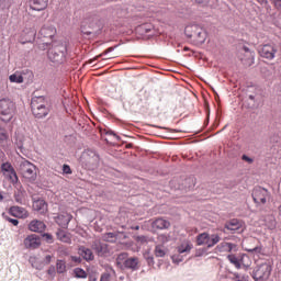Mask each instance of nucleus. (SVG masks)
Returning a JSON list of instances; mask_svg holds the SVG:
<instances>
[{
  "mask_svg": "<svg viewBox=\"0 0 281 281\" xmlns=\"http://www.w3.org/2000/svg\"><path fill=\"white\" fill-rule=\"evenodd\" d=\"M57 34V29L53 25L45 24L40 30V41L42 43L38 44V48L45 52L52 47V43L54 37Z\"/></svg>",
  "mask_w": 281,
  "mask_h": 281,
  "instance_id": "obj_3",
  "label": "nucleus"
},
{
  "mask_svg": "<svg viewBox=\"0 0 281 281\" xmlns=\"http://www.w3.org/2000/svg\"><path fill=\"white\" fill-rule=\"evenodd\" d=\"M142 29L145 31V33H149L151 32L153 26L150 24H144Z\"/></svg>",
  "mask_w": 281,
  "mask_h": 281,
  "instance_id": "obj_45",
  "label": "nucleus"
},
{
  "mask_svg": "<svg viewBox=\"0 0 281 281\" xmlns=\"http://www.w3.org/2000/svg\"><path fill=\"white\" fill-rule=\"evenodd\" d=\"M151 227L154 229L165 231V229H169L171 227V223H170V221L165 220V218H156L151 222Z\"/></svg>",
  "mask_w": 281,
  "mask_h": 281,
  "instance_id": "obj_18",
  "label": "nucleus"
},
{
  "mask_svg": "<svg viewBox=\"0 0 281 281\" xmlns=\"http://www.w3.org/2000/svg\"><path fill=\"white\" fill-rule=\"evenodd\" d=\"M171 260H172L176 265H179V262H182L183 258H182V256H180V254H175V255L171 257Z\"/></svg>",
  "mask_w": 281,
  "mask_h": 281,
  "instance_id": "obj_40",
  "label": "nucleus"
},
{
  "mask_svg": "<svg viewBox=\"0 0 281 281\" xmlns=\"http://www.w3.org/2000/svg\"><path fill=\"white\" fill-rule=\"evenodd\" d=\"M134 229L138 231V229H139V226H135Z\"/></svg>",
  "mask_w": 281,
  "mask_h": 281,
  "instance_id": "obj_57",
  "label": "nucleus"
},
{
  "mask_svg": "<svg viewBox=\"0 0 281 281\" xmlns=\"http://www.w3.org/2000/svg\"><path fill=\"white\" fill-rule=\"evenodd\" d=\"M238 57L245 66H251L255 63V54L248 48V46L243 47Z\"/></svg>",
  "mask_w": 281,
  "mask_h": 281,
  "instance_id": "obj_12",
  "label": "nucleus"
},
{
  "mask_svg": "<svg viewBox=\"0 0 281 281\" xmlns=\"http://www.w3.org/2000/svg\"><path fill=\"white\" fill-rule=\"evenodd\" d=\"M74 273L76 278L86 279L88 277V273L85 269L76 268L74 269Z\"/></svg>",
  "mask_w": 281,
  "mask_h": 281,
  "instance_id": "obj_37",
  "label": "nucleus"
},
{
  "mask_svg": "<svg viewBox=\"0 0 281 281\" xmlns=\"http://www.w3.org/2000/svg\"><path fill=\"white\" fill-rule=\"evenodd\" d=\"M136 241H139L140 244H146L148 240L146 236H137Z\"/></svg>",
  "mask_w": 281,
  "mask_h": 281,
  "instance_id": "obj_46",
  "label": "nucleus"
},
{
  "mask_svg": "<svg viewBox=\"0 0 281 281\" xmlns=\"http://www.w3.org/2000/svg\"><path fill=\"white\" fill-rule=\"evenodd\" d=\"M65 57V52L60 50V48H53L48 50V58L53 63H61Z\"/></svg>",
  "mask_w": 281,
  "mask_h": 281,
  "instance_id": "obj_19",
  "label": "nucleus"
},
{
  "mask_svg": "<svg viewBox=\"0 0 281 281\" xmlns=\"http://www.w3.org/2000/svg\"><path fill=\"white\" fill-rule=\"evenodd\" d=\"M225 228L228 231H239L241 228V222L238 220H232L226 223Z\"/></svg>",
  "mask_w": 281,
  "mask_h": 281,
  "instance_id": "obj_27",
  "label": "nucleus"
},
{
  "mask_svg": "<svg viewBox=\"0 0 281 281\" xmlns=\"http://www.w3.org/2000/svg\"><path fill=\"white\" fill-rule=\"evenodd\" d=\"M241 159L244 161H247V164H254V158H250L247 155H243Z\"/></svg>",
  "mask_w": 281,
  "mask_h": 281,
  "instance_id": "obj_47",
  "label": "nucleus"
},
{
  "mask_svg": "<svg viewBox=\"0 0 281 281\" xmlns=\"http://www.w3.org/2000/svg\"><path fill=\"white\" fill-rule=\"evenodd\" d=\"M279 213L281 214V205L279 206Z\"/></svg>",
  "mask_w": 281,
  "mask_h": 281,
  "instance_id": "obj_58",
  "label": "nucleus"
},
{
  "mask_svg": "<svg viewBox=\"0 0 281 281\" xmlns=\"http://www.w3.org/2000/svg\"><path fill=\"white\" fill-rule=\"evenodd\" d=\"M47 105L48 103L44 97L33 98L31 101V109H32L33 115L37 119L46 117L50 112Z\"/></svg>",
  "mask_w": 281,
  "mask_h": 281,
  "instance_id": "obj_4",
  "label": "nucleus"
},
{
  "mask_svg": "<svg viewBox=\"0 0 281 281\" xmlns=\"http://www.w3.org/2000/svg\"><path fill=\"white\" fill-rule=\"evenodd\" d=\"M274 4H276V7L281 8V0H276Z\"/></svg>",
  "mask_w": 281,
  "mask_h": 281,
  "instance_id": "obj_52",
  "label": "nucleus"
},
{
  "mask_svg": "<svg viewBox=\"0 0 281 281\" xmlns=\"http://www.w3.org/2000/svg\"><path fill=\"white\" fill-rule=\"evenodd\" d=\"M117 239V233H104L103 240L114 243Z\"/></svg>",
  "mask_w": 281,
  "mask_h": 281,
  "instance_id": "obj_35",
  "label": "nucleus"
},
{
  "mask_svg": "<svg viewBox=\"0 0 281 281\" xmlns=\"http://www.w3.org/2000/svg\"><path fill=\"white\" fill-rule=\"evenodd\" d=\"M5 220L9 221V223L13 224L14 227L19 225V221L14 218H10V216H5Z\"/></svg>",
  "mask_w": 281,
  "mask_h": 281,
  "instance_id": "obj_44",
  "label": "nucleus"
},
{
  "mask_svg": "<svg viewBox=\"0 0 281 281\" xmlns=\"http://www.w3.org/2000/svg\"><path fill=\"white\" fill-rule=\"evenodd\" d=\"M72 260L77 261V258H76V257H72Z\"/></svg>",
  "mask_w": 281,
  "mask_h": 281,
  "instance_id": "obj_59",
  "label": "nucleus"
},
{
  "mask_svg": "<svg viewBox=\"0 0 281 281\" xmlns=\"http://www.w3.org/2000/svg\"><path fill=\"white\" fill-rule=\"evenodd\" d=\"M276 225H277L276 218H272L271 222H270V224H268V228L274 229V228H276Z\"/></svg>",
  "mask_w": 281,
  "mask_h": 281,
  "instance_id": "obj_49",
  "label": "nucleus"
},
{
  "mask_svg": "<svg viewBox=\"0 0 281 281\" xmlns=\"http://www.w3.org/2000/svg\"><path fill=\"white\" fill-rule=\"evenodd\" d=\"M9 214L15 218H27L30 216L29 211L19 205L10 206Z\"/></svg>",
  "mask_w": 281,
  "mask_h": 281,
  "instance_id": "obj_13",
  "label": "nucleus"
},
{
  "mask_svg": "<svg viewBox=\"0 0 281 281\" xmlns=\"http://www.w3.org/2000/svg\"><path fill=\"white\" fill-rule=\"evenodd\" d=\"M270 195L271 194H270L269 190H267L265 188H260V187H256L251 193L252 201L256 204H266L267 199H270Z\"/></svg>",
  "mask_w": 281,
  "mask_h": 281,
  "instance_id": "obj_9",
  "label": "nucleus"
},
{
  "mask_svg": "<svg viewBox=\"0 0 281 281\" xmlns=\"http://www.w3.org/2000/svg\"><path fill=\"white\" fill-rule=\"evenodd\" d=\"M170 239H171V236L168 233H161L157 237L158 245H162V246L168 244L170 241Z\"/></svg>",
  "mask_w": 281,
  "mask_h": 281,
  "instance_id": "obj_34",
  "label": "nucleus"
},
{
  "mask_svg": "<svg viewBox=\"0 0 281 281\" xmlns=\"http://www.w3.org/2000/svg\"><path fill=\"white\" fill-rule=\"evenodd\" d=\"M192 247L190 241H183L177 247V251L179 255H183V252H190Z\"/></svg>",
  "mask_w": 281,
  "mask_h": 281,
  "instance_id": "obj_25",
  "label": "nucleus"
},
{
  "mask_svg": "<svg viewBox=\"0 0 281 281\" xmlns=\"http://www.w3.org/2000/svg\"><path fill=\"white\" fill-rule=\"evenodd\" d=\"M184 34L193 45H203L207 41V30L200 24H188Z\"/></svg>",
  "mask_w": 281,
  "mask_h": 281,
  "instance_id": "obj_1",
  "label": "nucleus"
},
{
  "mask_svg": "<svg viewBox=\"0 0 281 281\" xmlns=\"http://www.w3.org/2000/svg\"><path fill=\"white\" fill-rule=\"evenodd\" d=\"M20 171L23 178L30 182H34L37 179V167L29 160H23L20 165Z\"/></svg>",
  "mask_w": 281,
  "mask_h": 281,
  "instance_id": "obj_6",
  "label": "nucleus"
},
{
  "mask_svg": "<svg viewBox=\"0 0 281 281\" xmlns=\"http://www.w3.org/2000/svg\"><path fill=\"white\" fill-rule=\"evenodd\" d=\"M16 115V103L10 98L0 99V120L9 123Z\"/></svg>",
  "mask_w": 281,
  "mask_h": 281,
  "instance_id": "obj_2",
  "label": "nucleus"
},
{
  "mask_svg": "<svg viewBox=\"0 0 281 281\" xmlns=\"http://www.w3.org/2000/svg\"><path fill=\"white\" fill-rule=\"evenodd\" d=\"M1 171H2V175L5 177V179L8 181L13 183V186H16V183L19 182V178L16 176L15 168H13L11 162H9V161L8 162H2Z\"/></svg>",
  "mask_w": 281,
  "mask_h": 281,
  "instance_id": "obj_8",
  "label": "nucleus"
},
{
  "mask_svg": "<svg viewBox=\"0 0 281 281\" xmlns=\"http://www.w3.org/2000/svg\"><path fill=\"white\" fill-rule=\"evenodd\" d=\"M90 281H98V278H95V277H90Z\"/></svg>",
  "mask_w": 281,
  "mask_h": 281,
  "instance_id": "obj_54",
  "label": "nucleus"
},
{
  "mask_svg": "<svg viewBox=\"0 0 281 281\" xmlns=\"http://www.w3.org/2000/svg\"><path fill=\"white\" fill-rule=\"evenodd\" d=\"M49 0H29V7L32 11H44L47 10Z\"/></svg>",
  "mask_w": 281,
  "mask_h": 281,
  "instance_id": "obj_15",
  "label": "nucleus"
},
{
  "mask_svg": "<svg viewBox=\"0 0 281 281\" xmlns=\"http://www.w3.org/2000/svg\"><path fill=\"white\" fill-rule=\"evenodd\" d=\"M239 265L240 268L243 266V268L248 269L252 265V260L249 256H247V254H241Z\"/></svg>",
  "mask_w": 281,
  "mask_h": 281,
  "instance_id": "obj_32",
  "label": "nucleus"
},
{
  "mask_svg": "<svg viewBox=\"0 0 281 281\" xmlns=\"http://www.w3.org/2000/svg\"><path fill=\"white\" fill-rule=\"evenodd\" d=\"M206 2H207V0H195V3H198V4H204Z\"/></svg>",
  "mask_w": 281,
  "mask_h": 281,
  "instance_id": "obj_51",
  "label": "nucleus"
},
{
  "mask_svg": "<svg viewBox=\"0 0 281 281\" xmlns=\"http://www.w3.org/2000/svg\"><path fill=\"white\" fill-rule=\"evenodd\" d=\"M92 249L97 252L99 257H104L110 252L109 244L102 243L100 240H94V243L92 244Z\"/></svg>",
  "mask_w": 281,
  "mask_h": 281,
  "instance_id": "obj_14",
  "label": "nucleus"
},
{
  "mask_svg": "<svg viewBox=\"0 0 281 281\" xmlns=\"http://www.w3.org/2000/svg\"><path fill=\"white\" fill-rule=\"evenodd\" d=\"M258 52L260 57L271 60L276 58V54L278 53V49L273 44H263L259 46Z\"/></svg>",
  "mask_w": 281,
  "mask_h": 281,
  "instance_id": "obj_10",
  "label": "nucleus"
},
{
  "mask_svg": "<svg viewBox=\"0 0 281 281\" xmlns=\"http://www.w3.org/2000/svg\"><path fill=\"white\" fill-rule=\"evenodd\" d=\"M47 273L53 279L56 278V268L54 266L49 267L48 270H47Z\"/></svg>",
  "mask_w": 281,
  "mask_h": 281,
  "instance_id": "obj_42",
  "label": "nucleus"
},
{
  "mask_svg": "<svg viewBox=\"0 0 281 281\" xmlns=\"http://www.w3.org/2000/svg\"><path fill=\"white\" fill-rule=\"evenodd\" d=\"M3 199H4L3 195L0 193V200L3 201Z\"/></svg>",
  "mask_w": 281,
  "mask_h": 281,
  "instance_id": "obj_55",
  "label": "nucleus"
},
{
  "mask_svg": "<svg viewBox=\"0 0 281 281\" xmlns=\"http://www.w3.org/2000/svg\"><path fill=\"white\" fill-rule=\"evenodd\" d=\"M63 172H64V175H72V169H71L70 166L64 165L63 166Z\"/></svg>",
  "mask_w": 281,
  "mask_h": 281,
  "instance_id": "obj_41",
  "label": "nucleus"
},
{
  "mask_svg": "<svg viewBox=\"0 0 281 281\" xmlns=\"http://www.w3.org/2000/svg\"><path fill=\"white\" fill-rule=\"evenodd\" d=\"M249 98H250V100H254V94H250V97H249Z\"/></svg>",
  "mask_w": 281,
  "mask_h": 281,
  "instance_id": "obj_56",
  "label": "nucleus"
},
{
  "mask_svg": "<svg viewBox=\"0 0 281 281\" xmlns=\"http://www.w3.org/2000/svg\"><path fill=\"white\" fill-rule=\"evenodd\" d=\"M57 273H65L67 271L66 262L63 259H57Z\"/></svg>",
  "mask_w": 281,
  "mask_h": 281,
  "instance_id": "obj_36",
  "label": "nucleus"
},
{
  "mask_svg": "<svg viewBox=\"0 0 281 281\" xmlns=\"http://www.w3.org/2000/svg\"><path fill=\"white\" fill-rule=\"evenodd\" d=\"M114 49H115V46H110V48L105 49V50L103 52V54H100V55H98V56H94L92 59H90L89 64H93L94 60H98L99 58H101L102 55H106V54H109V53H112V52H114Z\"/></svg>",
  "mask_w": 281,
  "mask_h": 281,
  "instance_id": "obj_39",
  "label": "nucleus"
},
{
  "mask_svg": "<svg viewBox=\"0 0 281 281\" xmlns=\"http://www.w3.org/2000/svg\"><path fill=\"white\" fill-rule=\"evenodd\" d=\"M227 260L231 261V265L237 268V270H240V256H236L235 254H229L227 256Z\"/></svg>",
  "mask_w": 281,
  "mask_h": 281,
  "instance_id": "obj_31",
  "label": "nucleus"
},
{
  "mask_svg": "<svg viewBox=\"0 0 281 281\" xmlns=\"http://www.w3.org/2000/svg\"><path fill=\"white\" fill-rule=\"evenodd\" d=\"M57 239H59L60 241H64L65 244H71V237L69 235V233L59 229L57 232Z\"/></svg>",
  "mask_w": 281,
  "mask_h": 281,
  "instance_id": "obj_28",
  "label": "nucleus"
},
{
  "mask_svg": "<svg viewBox=\"0 0 281 281\" xmlns=\"http://www.w3.org/2000/svg\"><path fill=\"white\" fill-rule=\"evenodd\" d=\"M23 245L26 249L34 250L38 249V247L42 245L41 237L38 235H29L24 238Z\"/></svg>",
  "mask_w": 281,
  "mask_h": 281,
  "instance_id": "obj_11",
  "label": "nucleus"
},
{
  "mask_svg": "<svg viewBox=\"0 0 281 281\" xmlns=\"http://www.w3.org/2000/svg\"><path fill=\"white\" fill-rule=\"evenodd\" d=\"M10 82H15L16 85H21L24 82V77L21 71H14L13 75L9 77Z\"/></svg>",
  "mask_w": 281,
  "mask_h": 281,
  "instance_id": "obj_29",
  "label": "nucleus"
},
{
  "mask_svg": "<svg viewBox=\"0 0 281 281\" xmlns=\"http://www.w3.org/2000/svg\"><path fill=\"white\" fill-rule=\"evenodd\" d=\"M265 3H267V0H263Z\"/></svg>",
  "mask_w": 281,
  "mask_h": 281,
  "instance_id": "obj_60",
  "label": "nucleus"
},
{
  "mask_svg": "<svg viewBox=\"0 0 281 281\" xmlns=\"http://www.w3.org/2000/svg\"><path fill=\"white\" fill-rule=\"evenodd\" d=\"M167 251L168 250H167L166 246H162L161 244H157L155 246L154 255L156 257L162 258L166 256Z\"/></svg>",
  "mask_w": 281,
  "mask_h": 281,
  "instance_id": "obj_33",
  "label": "nucleus"
},
{
  "mask_svg": "<svg viewBox=\"0 0 281 281\" xmlns=\"http://www.w3.org/2000/svg\"><path fill=\"white\" fill-rule=\"evenodd\" d=\"M236 247H237L236 244L224 241V243L218 244L217 251L231 252L234 249H236Z\"/></svg>",
  "mask_w": 281,
  "mask_h": 281,
  "instance_id": "obj_23",
  "label": "nucleus"
},
{
  "mask_svg": "<svg viewBox=\"0 0 281 281\" xmlns=\"http://www.w3.org/2000/svg\"><path fill=\"white\" fill-rule=\"evenodd\" d=\"M24 192H22V190H18V192H14V201L16 203L22 204L24 202Z\"/></svg>",
  "mask_w": 281,
  "mask_h": 281,
  "instance_id": "obj_38",
  "label": "nucleus"
},
{
  "mask_svg": "<svg viewBox=\"0 0 281 281\" xmlns=\"http://www.w3.org/2000/svg\"><path fill=\"white\" fill-rule=\"evenodd\" d=\"M272 267L268 262H263L260 265H257V267L252 271V279L255 281H268V279L271 277Z\"/></svg>",
  "mask_w": 281,
  "mask_h": 281,
  "instance_id": "obj_5",
  "label": "nucleus"
},
{
  "mask_svg": "<svg viewBox=\"0 0 281 281\" xmlns=\"http://www.w3.org/2000/svg\"><path fill=\"white\" fill-rule=\"evenodd\" d=\"M43 237L48 241V244L54 241V237L50 235V233H44Z\"/></svg>",
  "mask_w": 281,
  "mask_h": 281,
  "instance_id": "obj_43",
  "label": "nucleus"
},
{
  "mask_svg": "<svg viewBox=\"0 0 281 281\" xmlns=\"http://www.w3.org/2000/svg\"><path fill=\"white\" fill-rule=\"evenodd\" d=\"M78 252L86 261H93L94 256L93 251L90 250V248L81 246L79 247Z\"/></svg>",
  "mask_w": 281,
  "mask_h": 281,
  "instance_id": "obj_21",
  "label": "nucleus"
},
{
  "mask_svg": "<svg viewBox=\"0 0 281 281\" xmlns=\"http://www.w3.org/2000/svg\"><path fill=\"white\" fill-rule=\"evenodd\" d=\"M128 254L127 252H121L116 257V266L120 268H125L126 261H127Z\"/></svg>",
  "mask_w": 281,
  "mask_h": 281,
  "instance_id": "obj_30",
  "label": "nucleus"
},
{
  "mask_svg": "<svg viewBox=\"0 0 281 281\" xmlns=\"http://www.w3.org/2000/svg\"><path fill=\"white\" fill-rule=\"evenodd\" d=\"M100 281H116L115 269H110L101 274Z\"/></svg>",
  "mask_w": 281,
  "mask_h": 281,
  "instance_id": "obj_24",
  "label": "nucleus"
},
{
  "mask_svg": "<svg viewBox=\"0 0 281 281\" xmlns=\"http://www.w3.org/2000/svg\"><path fill=\"white\" fill-rule=\"evenodd\" d=\"M125 268L133 271L138 270L139 259L137 257H126Z\"/></svg>",
  "mask_w": 281,
  "mask_h": 281,
  "instance_id": "obj_22",
  "label": "nucleus"
},
{
  "mask_svg": "<svg viewBox=\"0 0 281 281\" xmlns=\"http://www.w3.org/2000/svg\"><path fill=\"white\" fill-rule=\"evenodd\" d=\"M52 256H46L45 258H44V263L45 265H50V262H52Z\"/></svg>",
  "mask_w": 281,
  "mask_h": 281,
  "instance_id": "obj_50",
  "label": "nucleus"
},
{
  "mask_svg": "<svg viewBox=\"0 0 281 281\" xmlns=\"http://www.w3.org/2000/svg\"><path fill=\"white\" fill-rule=\"evenodd\" d=\"M247 251L248 252H261L262 248L261 247L248 248Z\"/></svg>",
  "mask_w": 281,
  "mask_h": 281,
  "instance_id": "obj_48",
  "label": "nucleus"
},
{
  "mask_svg": "<svg viewBox=\"0 0 281 281\" xmlns=\"http://www.w3.org/2000/svg\"><path fill=\"white\" fill-rule=\"evenodd\" d=\"M47 228L45 222L40 221V220H33L30 222V224L27 225V229L31 232H37L40 234H42L43 232H45Z\"/></svg>",
  "mask_w": 281,
  "mask_h": 281,
  "instance_id": "obj_16",
  "label": "nucleus"
},
{
  "mask_svg": "<svg viewBox=\"0 0 281 281\" xmlns=\"http://www.w3.org/2000/svg\"><path fill=\"white\" fill-rule=\"evenodd\" d=\"M109 134L113 135L114 137H116V139H120V136L115 134V132L110 131Z\"/></svg>",
  "mask_w": 281,
  "mask_h": 281,
  "instance_id": "obj_53",
  "label": "nucleus"
},
{
  "mask_svg": "<svg viewBox=\"0 0 281 281\" xmlns=\"http://www.w3.org/2000/svg\"><path fill=\"white\" fill-rule=\"evenodd\" d=\"M55 221L60 228H68L70 221H72V215L68 213H61L56 216Z\"/></svg>",
  "mask_w": 281,
  "mask_h": 281,
  "instance_id": "obj_17",
  "label": "nucleus"
},
{
  "mask_svg": "<svg viewBox=\"0 0 281 281\" xmlns=\"http://www.w3.org/2000/svg\"><path fill=\"white\" fill-rule=\"evenodd\" d=\"M33 209L35 212H38L40 214H46L48 210V205L45 202V200H35L33 203Z\"/></svg>",
  "mask_w": 281,
  "mask_h": 281,
  "instance_id": "obj_20",
  "label": "nucleus"
},
{
  "mask_svg": "<svg viewBox=\"0 0 281 281\" xmlns=\"http://www.w3.org/2000/svg\"><path fill=\"white\" fill-rule=\"evenodd\" d=\"M9 143V132L0 125V146L4 147Z\"/></svg>",
  "mask_w": 281,
  "mask_h": 281,
  "instance_id": "obj_26",
  "label": "nucleus"
},
{
  "mask_svg": "<svg viewBox=\"0 0 281 281\" xmlns=\"http://www.w3.org/2000/svg\"><path fill=\"white\" fill-rule=\"evenodd\" d=\"M221 241L220 235H209V233H200L196 236V245L203 246L206 245L207 247H213Z\"/></svg>",
  "mask_w": 281,
  "mask_h": 281,
  "instance_id": "obj_7",
  "label": "nucleus"
}]
</instances>
